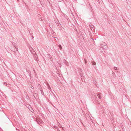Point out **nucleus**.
<instances>
[{
  "label": "nucleus",
  "mask_w": 131,
  "mask_h": 131,
  "mask_svg": "<svg viewBox=\"0 0 131 131\" xmlns=\"http://www.w3.org/2000/svg\"><path fill=\"white\" fill-rule=\"evenodd\" d=\"M96 64V63L95 62H93L92 63V64L93 65H95Z\"/></svg>",
  "instance_id": "obj_12"
},
{
  "label": "nucleus",
  "mask_w": 131,
  "mask_h": 131,
  "mask_svg": "<svg viewBox=\"0 0 131 131\" xmlns=\"http://www.w3.org/2000/svg\"><path fill=\"white\" fill-rule=\"evenodd\" d=\"M62 129L63 130V131H66V130L65 129L64 130L63 127H62Z\"/></svg>",
  "instance_id": "obj_15"
},
{
  "label": "nucleus",
  "mask_w": 131,
  "mask_h": 131,
  "mask_svg": "<svg viewBox=\"0 0 131 131\" xmlns=\"http://www.w3.org/2000/svg\"><path fill=\"white\" fill-rule=\"evenodd\" d=\"M104 50H101V52H104Z\"/></svg>",
  "instance_id": "obj_18"
},
{
  "label": "nucleus",
  "mask_w": 131,
  "mask_h": 131,
  "mask_svg": "<svg viewBox=\"0 0 131 131\" xmlns=\"http://www.w3.org/2000/svg\"><path fill=\"white\" fill-rule=\"evenodd\" d=\"M15 48H16V50L17 51H18V49L16 47H15Z\"/></svg>",
  "instance_id": "obj_17"
},
{
  "label": "nucleus",
  "mask_w": 131,
  "mask_h": 131,
  "mask_svg": "<svg viewBox=\"0 0 131 131\" xmlns=\"http://www.w3.org/2000/svg\"><path fill=\"white\" fill-rule=\"evenodd\" d=\"M33 95H34V97H35V94H33Z\"/></svg>",
  "instance_id": "obj_22"
},
{
  "label": "nucleus",
  "mask_w": 131,
  "mask_h": 131,
  "mask_svg": "<svg viewBox=\"0 0 131 131\" xmlns=\"http://www.w3.org/2000/svg\"><path fill=\"white\" fill-rule=\"evenodd\" d=\"M114 73V72H112V74H113Z\"/></svg>",
  "instance_id": "obj_25"
},
{
  "label": "nucleus",
  "mask_w": 131,
  "mask_h": 131,
  "mask_svg": "<svg viewBox=\"0 0 131 131\" xmlns=\"http://www.w3.org/2000/svg\"><path fill=\"white\" fill-rule=\"evenodd\" d=\"M63 63L66 65H68V63L66 60L64 59L63 61Z\"/></svg>",
  "instance_id": "obj_5"
},
{
  "label": "nucleus",
  "mask_w": 131,
  "mask_h": 131,
  "mask_svg": "<svg viewBox=\"0 0 131 131\" xmlns=\"http://www.w3.org/2000/svg\"><path fill=\"white\" fill-rule=\"evenodd\" d=\"M101 49H102V48H100V50H101Z\"/></svg>",
  "instance_id": "obj_23"
},
{
  "label": "nucleus",
  "mask_w": 131,
  "mask_h": 131,
  "mask_svg": "<svg viewBox=\"0 0 131 131\" xmlns=\"http://www.w3.org/2000/svg\"><path fill=\"white\" fill-rule=\"evenodd\" d=\"M95 94L94 93L92 94V96H93V97L94 98H97V97H96V96Z\"/></svg>",
  "instance_id": "obj_6"
},
{
  "label": "nucleus",
  "mask_w": 131,
  "mask_h": 131,
  "mask_svg": "<svg viewBox=\"0 0 131 131\" xmlns=\"http://www.w3.org/2000/svg\"><path fill=\"white\" fill-rule=\"evenodd\" d=\"M48 56H50V55H49V54H48Z\"/></svg>",
  "instance_id": "obj_27"
},
{
  "label": "nucleus",
  "mask_w": 131,
  "mask_h": 131,
  "mask_svg": "<svg viewBox=\"0 0 131 131\" xmlns=\"http://www.w3.org/2000/svg\"><path fill=\"white\" fill-rule=\"evenodd\" d=\"M57 62L59 65L60 66V67H61V64L60 63V61H58Z\"/></svg>",
  "instance_id": "obj_8"
},
{
  "label": "nucleus",
  "mask_w": 131,
  "mask_h": 131,
  "mask_svg": "<svg viewBox=\"0 0 131 131\" xmlns=\"http://www.w3.org/2000/svg\"><path fill=\"white\" fill-rule=\"evenodd\" d=\"M114 69L115 70H117V68L116 67H114Z\"/></svg>",
  "instance_id": "obj_11"
},
{
  "label": "nucleus",
  "mask_w": 131,
  "mask_h": 131,
  "mask_svg": "<svg viewBox=\"0 0 131 131\" xmlns=\"http://www.w3.org/2000/svg\"><path fill=\"white\" fill-rule=\"evenodd\" d=\"M31 88L32 89H33L34 88L33 87V86H31Z\"/></svg>",
  "instance_id": "obj_21"
},
{
  "label": "nucleus",
  "mask_w": 131,
  "mask_h": 131,
  "mask_svg": "<svg viewBox=\"0 0 131 131\" xmlns=\"http://www.w3.org/2000/svg\"><path fill=\"white\" fill-rule=\"evenodd\" d=\"M115 73H114L113 74V77H114V76H115Z\"/></svg>",
  "instance_id": "obj_20"
},
{
  "label": "nucleus",
  "mask_w": 131,
  "mask_h": 131,
  "mask_svg": "<svg viewBox=\"0 0 131 131\" xmlns=\"http://www.w3.org/2000/svg\"><path fill=\"white\" fill-rule=\"evenodd\" d=\"M4 84L5 85H7V83L6 82H4Z\"/></svg>",
  "instance_id": "obj_13"
},
{
  "label": "nucleus",
  "mask_w": 131,
  "mask_h": 131,
  "mask_svg": "<svg viewBox=\"0 0 131 131\" xmlns=\"http://www.w3.org/2000/svg\"><path fill=\"white\" fill-rule=\"evenodd\" d=\"M60 127H62V126H60Z\"/></svg>",
  "instance_id": "obj_24"
},
{
  "label": "nucleus",
  "mask_w": 131,
  "mask_h": 131,
  "mask_svg": "<svg viewBox=\"0 0 131 131\" xmlns=\"http://www.w3.org/2000/svg\"><path fill=\"white\" fill-rule=\"evenodd\" d=\"M91 27H91V30H92V29H94V26H92V25H91Z\"/></svg>",
  "instance_id": "obj_10"
},
{
  "label": "nucleus",
  "mask_w": 131,
  "mask_h": 131,
  "mask_svg": "<svg viewBox=\"0 0 131 131\" xmlns=\"http://www.w3.org/2000/svg\"><path fill=\"white\" fill-rule=\"evenodd\" d=\"M48 88L49 89L50 88V86H49V85L48 84Z\"/></svg>",
  "instance_id": "obj_16"
},
{
  "label": "nucleus",
  "mask_w": 131,
  "mask_h": 131,
  "mask_svg": "<svg viewBox=\"0 0 131 131\" xmlns=\"http://www.w3.org/2000/svg\"><path fill=\"white\" fill-rule=\"evenodd\" d=\"M106 44L104 42H103L101 45V46L103 48L105 49H106L107 48V47L106 46Z\"/></svg>",
  "instance_id": "obj_1"
},
{
  "label": "nucleus",
  "mask_w": 131,
  "mask_h": 131,
  "mask_svg": "<svg viewBox=\"0 0 131 131\" xmlns=\"http://www.w3.org/2000/svg\"><path fill=\"white\" fill-rule=\"evenodd\" d=\"M58 47L61 50L62 49V47L60 45H58Z\"/></svg>",
  "instance_id": "obj_9"
},
{
  "label": "nucleus",
  "mask_w": 131,
  "mask_h": 131,
  "mask_svg": "<svg viewBox=\"0 0 131 131\" xmlns=\"http://www.w3.org/2000/svg\"><path fill=\"white\" fill-rule=\"evenodd\" d=\"M40 91H41L42 95H44V94L43 92V90H40Z\"/></svg>",
  "instance_id": "obj_7"
},
{
  "label": "nucleus",
  "mask_w": 131,
  "mask_h": 131,
  "mask_svg": "<svg viewBox=\"0 0 131 131\" xmlns=\"http://www.w3.org/2000/svg\"><path fill=\"white\" fill-rule=\"evenodd\" d=\"M101 93H97V96L100 99H101L102 97L101 96Z\"/></svg>",
  "instance_id": "obj_4"
},
{
  "label": "nucleus",
  "mask_w": 131,
  "mask_h": 131,
  "mask_svg": "<svg viewBox=\"0 0 131 131\" xmlns=\"http://www.w3.org/2000/svg\"><path fill=\"white\" fill-rule=\"evenodd\" d=\"M85 63H86V61L85 60Z\"/></svg>",
  "instance_id": "obj_26"
},
{
  "label": "nucleus",
  "mask_w": 131,
  "mask_h": 131,
  "mask_svg": "<svg viewBox=\"0 0 131 131\" xmlns=\"http://www.w3.org/2000/svg\"><path fill=\"white\" fill-rule=\"evenodd\" d=\"M32 38H34V37H32Z\"/></svg>",
  "instance_id": "obj_28"
},
{
  "label": "nucleus",
  "mask_w": 131,
  "mask_h": 131,
  "mask_svg": "<svg viewBox=\"0 0 131 131\" xmlns=\"http://www.w3.org/2000/svg\"><path fill=\"white\" fill-rule=\"evenodd\" d=\"M29 48L31 52L32 53H33V52H34V51L32 48L31 46H29Z\"/></svg>",
  "instance_id": "obj_3"
},
{
  "label": "nucleus",
  "mask_w": 131,
  "mask_h": 131,
  "mask_svg": "<svg viewBox=\"0 0 131 131\" xmlns=\"http://www.w3.org/2000/svg\"><path fill=\"white\" fill-rule=\"evenodd\" d=\"M36 121L38 124L40 125L43 122L39 118L36 119Z\"/></svg>",
  "instance_id": "obj_2"
},
{
  "label": "nucleus",
  "mask_w": 131,
  "mask_h": 131,
  "mask_svg": "<svg viewBox=\"0 0 131 131\" xmlns=\"http://www.w3.org/2000/svg\"><path fill=\"white\" fill-rule=\"evenodd\" d=\"M50 59L51 61H52L53 60L52 59V57H50Z\"/></svg>",
  "instance_id": "obj_14"
},
{
  "label": "nucleus",
  "mask_w": 131,
  "mask_h": 131,
  "mask_svg": "<svg viewBox=\"0 0 131 131\" xmlns=\"http://www.w3.org/2000/svg\"><path fill=\"white\" fill-rule=\"evenodd\" d=\"M32 112H33V111H34V110L33 109H32V110L31 111Z\"/></svg>",
  "instance_id": "obj_19"
},
{
  "label": "nucleus",
  "mask_w": 131,
  "mask_h": 131,
  "mask_svg": "<svg viewBox=\"0 0 131 131\" xmlns=\"http://www.w3.org/2000/svg\"><path fill=\"white\" fill-rule=\"evenodd\" d=\"M18 1V0H17Z\"/></svg>",
  "instance_id": "obj_29"
}]
</instances>
